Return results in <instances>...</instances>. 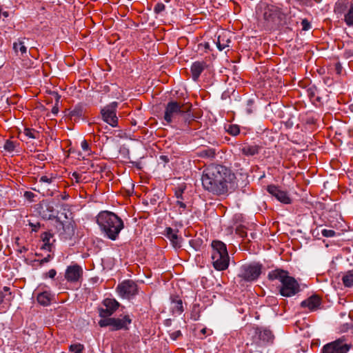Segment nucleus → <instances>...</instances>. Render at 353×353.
<instances>
[{
	"label": "nucleus",
	"mask_w": 353,
	"mask_h": 353,
	"mask_svg": "<svg viewBox=\"0 0 353 353\" xmlns=\"http://www.w3.org/2000/svg\"><path fill=\"white\" fill-rule=\"evenodd\" d=\"M235 179L231 170L225 166L210 164L203 171L201 181L203 188L214 194L221 195L228 192V183Z\"/></svg>",
	"instance_id": "nucleus-1"
},
{
	"label": "nucleus",
	"mask_w": 353,
	"mask_h": 353,
	"mask_svg": "<svg viewBox=\"0 0 353 353\" xmlns=\"http://www.w3.org/2000/svg\"><path fill=\"white\" fill-rule=\"evenodd\" d=\"M191 103H182L176 101H170L165 106L163 120L167 125L174 123L181 129H198L200 123L194 121L191 112Z\"/></svg>",
	"instance_id": "nucleus-2"
},
{
	"label": "nucleus",
	"mask_w": 353,
	"mask_h": 353,
	"mask_svg": "<svg viewBox=\"0 0 353 353\" xmlns=\"http://www.w3.org/2000/svg\"><path fill=\"white\" fill-rule=\"evenodd\" d=\"M97 223L103 234L110 240L115 241L123 228V220L115 213L102 211L97 216Z\"/></svg>",
	"instance_id": "nucleus-3"
},
{
	"label": "nucleus",
	"mask_w": 353,
	"mask_h": 353,
	"mask_svg": "<svg viewBox=\"0 0 353 353\" xmlns=\"http://www.w3.org/2000/svg\"><path fill=\"white\" fill-rule=\"evenodd\" d=\"M270 280L278 279L281 283L279 292L283 296L290 297L299 291V285L294 278L290 276L288 272L282 270H275L268 274Z\"/></svg>",
	"instance_id": "nucleus-4"
},
{
	"label": "nucleus",
	"mask_w": 353,
	"mask_h": 353,
	"mask_svg": "<svg viewBox=\"0 0 353 353\" xmlns=\"http://www.w3.org/2000/svg\"><path fill=\"white\" fill-rule=\"evenodd\" d=\"M213 252L212 259L214 268L219 270H224L229 265L230 257L225 244H211Z\"/></svg>",
	"instance_id": "nucleus-5"
},
{
	"label": "nucleus",
	"mask_w": 353,
	"mask_h": 353,
	"mask_svg": "<svg viewBox=\"0 0 353 353\" xmlns=\"http://www.w3.org/2000/svg\"><path fill=\"white\" fill-rule=\"evenodd\" d=\"M132 322L128 315H125L122 318H108L102 319L99 321L101 327H112V330H119L121 329H128V325Z\"/></svg>",
	"instance_id": "nucleus-6"
},
{
	"label": "nucleus",
	"mask_w": 353,
	"mask_h": 353,
	"mask_svg": "<svg viewBox=\"0 0 353 353\" xmlns=\"http://www.w3.org/2000/svg\"><path fill=\"white\" fill-rule=\"evenodd\" d=\"M117 102H112L101 110L103 120L112 127L118 125V117H117Z\"/></svg>",
	"instance_id": "nucleus-7"
},
{
	"label": "nucleus",
	"mask_w": 353,
	"mask_h": 353,
	"mask_svg": "<svg viewBox=\"0 0 353 353\" xmlns=\"http://www.w3.org/2000/svg\"><path fill=\"white\" fill-rule=\"evenodd\" d=\"M261 266L259 263L243 265L239 276L244 280L252 281L256 279L261 274Z\"/></svg>",
	"instance_id": "nucleus-8"
},
{
	"label": "nucleus",
	"mask_w": 353,
	"mask_h": 353,
	"mask_svg": "<svg viewBox=\"0 0 353 353\" xmlns=\"http://www.w3.org/2000/svg\"><path fill=\"white\" fill-rule=\"evenodd\" d=\"M350 348V345L344 343L343 339H339L325 345L322 349V353H347Z\"/></svg>",
	"instance_id": "nucleus-9"
},
{
	"label": "nucleus",
	"mask_w": 353,
	"mask_h": 353,
	"mask_svg": "<svg viewBox=\"0 0 353 353\" xmlns=\"http://www.w3.org/2000/svg\"><path fill=\"white\" fill-rule=\"evenodd\" d=\"M254 340L258 345L263 346L268 343H272L274 335L267 328L257 327L254 330Z\"/></svg>",
	"instance_id": "nucleus-10"
},
{
	"label": "nucleus",
	"mask_w": 353,
	"mask_h": 353,
	"mask_svg": "<svg viewBox=\"0 0 353 353\" xmlns=\"http://www.w3.org/2000/svg\"><path fill=\"white\" fill-rule=\"evenodd\" d=\"M117 290L121 296L130 299L137 293V285L134 281L128 280L119 284Z\"/></svg>",
	"instance_id": "nucleus-11"
},
{
	"label": "nucleus",
	"mask_w": 353,
	"mask_h": 353,
	"mask_svg": "<svg viewBox=\"0 0 353 353\" xmlns=\"http://www.w3.org/2000/svg\"><path fill=\"white\" fill-rule=\"evenodd\" d=\"M267 191L281 203L284 204H290L292 203V199L288 192L281 190L279 186L269 185L267 186Z\"/></svg>",
	"instance_id": "nucleus-12"
},
{
	"label": "nucleus",
	"mask_w": 353,
	"mask_h": 353,
	"mask_svg": "<svg viewBox=\"0 0 353 353\" xmlns=\"http://www.w3.org/2000/svg\"><path fill=\"white\" fill-rule=\"evenodd\" d=\"M103 303L105 308L99 309V316L103 319L110 318L119 306V302L112 299H105Z\"/></svg>",
	"instance_id": "nucleus-13"
},
{
	"label": "nucleus",
	"mask_w": 353,
	"mask_h": 353,
	"mask_svg": "<svg viewBox=\"0 0 353 353\" xmlns=\"http://www.w3.org/2000/svg\"><path fill=\"white\" fill-rule=\"evenodd\" d=\"M66 221H61L59 217L56 218V228L60 231V234H73L74 232V221L72 219H68L65 216Z\"/></svg>",
	"instance_id": "nucleus-14"
},
{
	"label": "nucleus",
	"mask_w": 353,
	"mask_h": 353,
	"mask_svg": "<svg viewBox=\"0 0 353 353\" xmlns=\"http://www.w3.org/2000/svg\"><path fill=\"white\" fill-rule=\"evenodd\" d=\"M262 148L261 145L245 142L241 145L239 150L244 157H250L259 154Z\"/></svg>",
	"instance_id": "nucleus-15"
},
{
	"label": "nucleus",
	"mask_w": 353,
	"mask_h": 353,
	"mask_svg": "<svg viewBox=\"0 0 353 353\" xmlns=\"http://www.w3.org/2000/svg\"><path fill=\"white\" fill-rule=\"evenodd\" d=\"M83 273L81 268L75 264L67 268L65 273V279L71 283L77 282L79 280Z\"/></svg>",
	"instance_id": "nucleus-16"
},
{
	"label": "nucleus",
	"mask_w": 353,
	"mask_h": 353,
	"mask_svg": "<svg viewBox=\"0 0 353 353\" xmlns=\"http://www.w3.org/2000/svg\"><path fill=\"white\" fill-rule=\"evenodd\" d=\"M206 62L202 61H194L190 68V72L192 74V78L194 81H197L199 79L200 75L207 68Z\"/></svg>",
	"instance_id": "nucleus-17"
},
{
	"label": "nucleus",
	"mask_w": 353,
	"mask_h": 353,
	"mask_svg": "<svg viewBox=\"0 0 353 353\" xmlns=\"http://www.w3.org/2000/svg\"><path fill=\"white\" fill-rule=\"evenodd\" d=\"M321 304V299L316 295H312L306 300L301 302L303 307H307L310 311L316 310Z\"/></svg>",
	"instance_id": "nucleus-18"
},
{
	"label": "nucleus",
	"mask_w": 353,
	"mask_h": 353,
	"mask_svg": "<svg viewBox=\"0 0 353 353\" xmlns=\"http://www.w3.org/2000/svg\"><path fill=\"white\" fill-rule=\"evenodd\" d=\"M13 297L14 295L10 292V288L7 286L3 287V289L0 290V305L2 304L4 306L8 305Z\"/></svg>",
	"instance_id": "nucleus-19"
},
{
	"label": "nucleus",
	"mask_w": 353,
	"mask_h": 353,
	"mask_svg": "<svg viewBox=\"0 0 353 353\" xmlns=\"http://www.w3.org/2000/svg\"><path fill=\"white\" fill-rule=\"evenodd\" d=\"M350 3L346 0H340L336 3L334 12L337 14H344L349 10Z\"/></svg>",
	"instance_id": "nucleus-20"
},
{
	"label": "nucleus",
	"mask_w": 353,
	"mask_h": 353,
	"mask_svg": "<svg viewBox=\"0 0 353 353\" xmlns=\"http://www.w3.org/2000/svg\"><path fill=\"white\" fill-rule=\"evenodd\" d=\"M178 230L167 227L163 232V234L172 243H175L174 241L178 239Z\"/></svg>",
	"instance_id": "nucleus-21"
},
{
	"label": "nucleus",
	"mask_w": 353,
	"mask_h": 353,
	"mask_svg": "<svg viewBox=\"0 0 353 353\" xmlns=\"http://www.w3.org/2000/svg\"><path fill=\"white\" fill-rule=\"evenodd\" d=\"M51 299V294L48 292H41L37 296L38 303L43 306L50 305Z\"/></svg>",
	"instance_id": "nucleus-22"
},
{
	"label": "nucleus",
	"mask_w": 353,
	"mask_h": 353,
	"mask_svg": "<svg viewBox=\"0 0 353 353\" xmlns=\"http://www.w3.org/2000/svg\"><path fill=\"white\" fill-rule=\"evenodd\" d=\"M23 39H19L17 41L14 42L13 43V49L16 53H18L19 52L21 53V56H23L27 53V48L25 46Z\"/></svg>",
	"instance_id": "nucleus-23"
},
{
	"label": "nucleus",
	"mask_w": 353,
	"mask_h": 353,
	"mask_svg": "<svg viewBox=\"0 0 353 353\" xmlns=\"http://www.w3.org/2000/svg\"><path fill=\"white\" fill-rule=\"evenodd\" d=\"M198 157L201 158L213 159L216 155V150L214 148H205L197 152Z\"/></svg>",
	"instance_id": "nucleus-24"
},
{
	"label": "nucleus",
	"mask_w": 353,
	"mask_h": 353,
	"mask_svg": "<svg viewBox=\"0 0 353 353\" xmlns=\"http://www.w3.org/2000/svg\"><path fill=\"white\" fill-rule=\"evenodd\" d=\"M316 92L317 89L314 85L311 86L306 90L307 97L313 103H315L316 101L319 102L321 100V98L316 96Z\"/></svg>",
	"instance_id": "nucleus-25"
},
{
	"label": "nucleus",
	"mask_w": 353,
	"mask_h": 353,
	"mask_svg": "<svg viewBox=\"0 0 353 353\" xmlns=\"http://www.w3.org/2000/svg\"><path fill=\"white\" fill-rule=\"evenodd\" d=\"M343 283L345 287L350 288L353 286V270H349L343 275L342 278Z\"/></svg>",
	"instance_id": "nucleus-26"
},
{
	"label": "nucleus",
	"mask_w": 353,
	"mask_h": 353,
	"mask_svg": "<svg viewBox=\"0 0 353 353\" xmlns=\"http://www.w3.org/2000/svg\"><path fill=\"white\" fill-rule=\"evenodd\" d=\"M344 21L349 27H353V4L350 3L349 10L344 15Z\"/></svg>",
	"instance_id": "nucleus-27"
},
{
	"label": "nucleus",
	"mask_w": 353,
	"mask_h": 353,
	"mask_svg": "<svg viewBox=\"0 0 353 353\" xmlns=\"http://www.w3.org/2000/svg\"><path fill=\"white\" fill-rule=\"evenodd\" d=\"M24 134L30 139H37L39 138V132L33 128H25Z\"/></svg>",
	"instance_id": "nucleus-28"
},
{
	"label": "nucleus",
	"mask_w": 353,
	"mask_h": 353,
	"mask_svg": "<svg viewBox=\"0 0 353 353\" xmlns=\"http://www.w3.org/2000/svg\"><path fill=\"white\" fill-rule=\"evenodd\" d=\"M172 304V310L174 312L181 314L183 311L182 301L180 299L177 297L173 299Z\"/></svg>",
	"instance_id": "nucleus-29"
},
{
	"label": "nucleus",
	"mask_w": 353,
	"mask_h": 353,
	"mask_svg": "<svg viewBox=\"0 0 353 353\" xmlns=\"http://www.w3.org/2000/svg\"><path fill=\"white\" fill-rule=\"evenodd\" d=\"M230 42V39L224 40L223 37L219 35L218 37L216 46L219 50H224L226 47L229 46V43Z\"/></svg>",
	"instance_id": "nucleus-30"
},
{
	"label": "nucleus",
	"mask_w": 353,
	"mask_h": 353,
	"mask_svg": "<svg viewBox=\"0 0 353 353\" xmlns=\"http://www.w3.org/2000/svg\"><path fill=\"white\" fill-rule=\"evenodd\" d=\"M16 146H17L16 142L12 141L10 139H8L5 142L3 148L6 151H7L8 152H12L15 150Z\"/></svg>",
	"instance_id": "nucleus-31"
},
{
	"label": "nucleus",
	"mask_w": 353,
	"mask_h": 353,
	"mask_svg": "<svg viewBox=\"0 0 353 353\" xmlns=\"http://www.w3.org/2000/svg\"><path fill=\"white\" fill-rule=\"evenodd\" d=\"M227 132L232 136H237L240 133V128L238 125L231 124L229 125Z\"/></svg>",
	"instance_id": "nucleus-32"
},
{
	"label": "nucleus",
	"mask_w": 353,
	"mask_h": 353,
	"mask_svg": "<svg viewBox=\"0 0 353 353\" xmlns=\"http://www.w3.org/2000/svg\"><path fill=\"white\" fill-rule=\"evenodd\" d=\"M185 250L190 252V251L197 252L201 251L203 249L202 244H185Z\"/></svg>",
	"instance_id": "nucleus-33"
},
{
	"label": "nucleus",
	"mask_w": 353,
	"mask_h": 353,
	"mask_svg": "<svg viewBox=\"0 0 353 353\" xmlns=\"http://www.w3.org/2000/svg\"><path fill=\"white\" fill-rule=\"evenodd\" d=\"M28 225L30 227L31 232H37L41 228H44V225H41L39 222H31L28 221Z\"/></svg>",
	"instance_id": "nucleus-34"
},
{
	"label": "nucleus",
	"mask_w": 353,
	"mask_h": 353,
	"mask_svg": "<svg viewBox=\"0 0 353 353\" xmlns=\"http://www.w3.org/2000/svg\"><path fill=\"white\" fill-rule=\"evenodd\" d=\"M53 237V234L50 231H44L41 234L40 239L43 243H49L51 238Z\"/></svg>",
	"instance_id": "nucleus-35"
},
{
	"label": "nucleus",
	"mask_w": 353,
	"mask_h": 353,
	"mask_svg": "<svg viewBox=\"0 0 353 353\" xmlns=\"http://www.w3.org/2000/svg\"><path fill=\"white\" fill-rule=\"evenodd\" d=\"M185 189V186H180L175 189L174 195L177 200H183V194Z\"/></svg>",
	"instance_id": "nucleus-36"
},
{
	"label": "nucleus",
	"mask_w": 353,
	"mask_h": 353,
	"mask_svg": "<svg viewBox=\"0 0 353 353\" xmlns=\"http://www.w3.org/2000/svg\"><path fill=\"white\" fill-rule=\"evenodd\" d=\"M235 233L241 238H244L247 236V232L245 228L243 225H239L236 228Z\"/></svg>",
	"instance_id": "nucleus-37"
},
{
	"label": "nucleus",
	"mask_w": 353,
	"mask_h": 353,
	"mask_svg": "<svg viewBox=\"0 0 353 353\" xmlns=\"http://www.w3.org/2000/svg\"><path fill=\"white\" fill-rule=\"evenodd\" d=\"M70 116L71 117H80L82 116V109L81 107H75L70 112Z\"/></svg>",
	"instance_id": "nucleus-38"
},
{
	"label": "nucleus",
	"mask_w": 353,
	"mask_h": 353,
	"mask_svg": "<svg viewBox=\"0 0 353 353\" xmlns=\"http://www.w3.org/2000/svg\"><path fill=\"white\" fill-rule=\"evenodd\" d=\"M83 347L81 344L72 345L70 347V350L72 353H81Z\"/></svg>",
	"instance_id": "nucleus-39"
},
{
	"label": "nucleus",
	"mask_w": 353,
	"mask_h": 353,
	"mask_svg": "<svg viewBox=\"0 0 353 353\" xmlns=\"http://www.w3.org/2000/svg\"><path fill=\"white\" fill-rule=\"evenodd\" d=\"M165 9V5L161 3V2H159V3H157L154 8V11L156 14H159L161 13V12L164 11Z\"/></svg>",
	"instance_id": "nucleus-40"
},
{
	"label": "nucleus",
	"mask_w": 353,
	"mask_h": 353,
	"mask_svg": "<svg viewBox=\"0 0 353 353\" xmlns=\"http://www.w3.org/2000/svg\"><path fill=\"white\" fill-rule=\"evenodd\" d=\"M81 148L82 150L87 152L88 154H90L91 153V149H90V144L88 143V141L87 140H83L82 142H81Z\"/></svg>",
	"instance_id": "nucleus-41"
},
{
	"label": "nucleus",
	"mask_w": 353,
	"mask_h": 353,
	"mask_svg": "<svg viewBox=\"0 0 353 353\" xmlns=\"http://www.w3.org/2000/svg\"><path fill=\"white\" fill-rule=\"evenodd\" d=\"M179 207V211L180 214H182V212L186 209V204L183 202V200H177L175 203V207Z\"/></svg>",
	"instance_id": "nucleus-42"
},
{
	"label": "nucleus",
	"mask_w": 353,
	"mask_h": 353,
	"mask_svg": "<svg viewBox=\"0 0 353 353\" xmlns=\"http://www.w3.org/2000/svg\"><path fill=\"white\" fill-rule=\"evenodd\" d=\"M321 234L323 236H325V237H332V236H334L336 233L333 230L323 229L321 231Z\"/></svg>",
	"instance_id": "nucleus-43"
},
{
	"label": "nucleus",
	"mask_w": 353,
	"mask_h": 353,
	"mask_svg": "<svg viewBox=\"0 0 353 353\" xmlns=\"http://www.w3.org/2000/svg\"><path fill=\"white\" fill-rule=\"evenodd\" d=\"M55 176H54L52 174H51L50 176H42L39 181L42 183H51L54 179H55Z\"/></svg>",
	"instance_id": "nucleus-44"
},
{
	"label": "nucleus",
	"mask_w": 353,
	"mask_h": 353,
	"mask_svg": "<svg viewBox=\"0 0 353 353\" xmlns=\"http://www.w3.org/2000/svg\"><path fill=\"white\" fill-rule=\"evenodd\" d=\"M301 26H302V30L304 31H307L309 29H310V28H311L310 21L306 19H304L302 20Z\"/></svg>",
	"instance_id": "nucleus-45"
},
{
	"label": "nucleus",
	"mask_w": 353,
	"mask_h": 353,
	"mask_svg": "<svg viewBox=\"0 0 353 353\" xmlns=\"http://www.w3.org/2000/svg\"><path fill=\"white\" fill-rule=\"evenodd\" d=\"M34 196L35 194L32 192L26 191L24 192V197L30 201H33V199L34 198Z\"/></svg>",
	"instance_id": "nucleus-46"
},
{
	"label": "nucleus",
	"mask_w": 353,
	"mask_h": 353,
	"mask_svg": "<svg viewBox=\"0 0 353 353\" xmlns=\"http://www.w3.org/2000/svg\"><path fill=\"white\" fill-rule=\"evenodd\" d=\"M72 179H75V181L76 183H81V174L77 172H74L72 174Z\"/></svg>",
	"instance_id": "nucleus-47"
},
{
	"label": "nucleus",
	"mask_w": 353,
	"mask_h": 353,
	"mask_svg": "<svg viewBox=\"0 0 353 353\" xmlns=\"http://www.w3.org/2000/svg\"><path fill=\"white\" fill-rule=\"evenodd\" d=\"M181 336V332L180 330L174 331L170 334V337L173 340H176Z\"/></svg>",
	"instance_id": "nucleus-48"
},
{
	"label": "nucleus",
	"mask_w": 353,
	"mask_h": 353,
	"mask_svg": "<svg viewBox=\"0 0 353 353\" xmlns=\"http://www.w3.org/2000/svg\"><path fill=\"white\" fill-rule=\"evenodd\" d=\"M334 68L338 74H341L343 67L340 62H337L334 64Z\"/></svg>",
	"instance_id": "nucleus-49"
},
{
	"label": "nucleus",
	"mask_w": 353,
	"mask_h": 353,
	"mask_svg": "<svg viewBox=\"0 0 353 353\" xmlns=\"http://www.w3.org/2000/svg\"><path fill=\"white\" fill-rule=\"evenodd\" d=\"M353 56V50H346L344 52V57L347 59Z\"/></svg>",
	"instance_id": "nucleus-50"
},
{
	"label": "nucleus",
	"mask_w": 353,
	"mask_h": 353,
	"mask_svg": "<svg viewBox=\"0 0 353 353\" xmlns=\"http://www.w3.org/2000/svg\"><path fill=\"white\" fill-rule=\"evenodd\" d=\"M56 274H57V272H56V270H54V269L50 270L47 273L48 276L50 278H52V279H53V278L55 276Z\"/></svg>",
	"instance_id": "nucleus-51"
},
{
	"label": "nucleus",
	"mask_w": 353,
	"mask_h": 353,
	"mask_svg": "<svg viewBox=\"0 0 353 353\" xmlns=\"http://www.w3.org/2000/svg\"><path fill=\"white\" fill-rule=\"evenodd\" d=\"M52 112L54 114H57L59 112V108L57 105H54L52 109Z\"/></svg>",
	"instance_id": "nucleus-52"
},
{
	"label": "nucleus",
	"mask_w": 353,
	"mask_h": 353,
	"mask_svg": "<svg viewBox=\"0 0 353 353\" xmlns=\"http://www.w3.org/2000/svg\"><path fill=\"white\" fill-rule=\"evenodd\" d=\"M172 247L175 250H177L178 249L181 248L182 246H181V244H176V243H174V244H172Z\"/></svg>",
	"instance_id": "nucleus-53"
},
{
	"label": "nucleus",
	"mask_w": 353,
	"mask_h": 353,
	"mask_svg": "<svg viewBox=\"0 0 353 353\" xmlns=\"http://www.w3.org/2000/svg\"><path fill=\"white\" fill-rule=\"evenodd\" d=\"M50 260V255H48L47 257H45L44 259H43L41 260V263H47V262H48Z\"/></svg>",
	"instance_id": "nucleus-54"
},
{
	"label": "nucleus",
	"mask_w": 353,
	"mask_h": 353,
	"mask_svg": "<svg viewBox=\"0 0 353 353\" xmlns=\"http://www.w3.org/2000/svg\"><path fill=\"white\" fill-rule=\"evenodd\" d=\"M52 244H50V243H48V244H43V248L44 249H50V246L52 245Z\"/></svg>",
	"instance_id": "nucleus-55"
},
{
	"label": "nucleus",
	"mask_w": 353,
	"mask_h": 353,
	"mask_svg": "<svg viewBox=\"0 0 353 353\" xmlns=\"http://www.w3.org/2000/svg\"><path fill=\"white\" fill-rule=\"evenodd\" d=\"M2 14L5 17H8V12H2Z\"/></svg>",
	"instance_id": "nucleus-56"
},
{
	"label": "nucleus",
	"mask_w": 353,
	"mask_h": 353,
	"mask_svg": "<svg viewBox=\"0 0 353 353\" xmlns=\"http://www.w3.org/2000/svg\"><path fill=\"white\" fill-rule=\"evenodd\" d=\"M212 243H223V242L221 241L214 240V241H212Z\"/></svg>",
	"instance_id": "nucleus-57"
},
{
	"label": "nucleus",
	"mask_w": 353,
	"mask_h": 353,
	"mask_svg": "<svg viewBox=\"0 0 353 353\" xmlns=\"http://www.w3.org/2000/svg\"><path fill=\"white\" fill-rule=\"evenodd\" d=\"M26 250V249L25 248V247H23V248H21V249L20 248V249L19 250V251H20V252H22V250Z\"/></svg>",
	"instance_id": "nucleus-58"
},
{
	"label": "nucleus",
	"mask_w": 353,
	"mask_h": 353,
	"mask_svg": "<svg viewBox=\"0 0 353 353\" xmlns=\"http://www.w3.org/2000/svg\"><path fill=\"white\" fill-rule=\"evenodd\" d=\"M26 250V249L25 248V247H23V248H21V249L20 248V249L19 250V251H20V252H22V250Z\"/></svg>",
	"instance_id": "nucleus-59"
},
{
	"label": "nucleus",
	"mask_w": 353,
	"mask_h": 353,
	"mask_svg": "<svg viewBox=\"0 0 353 353\" xmlns=\"http://www.w3.org/2000/svg\"><path fill=\"white\" fill-rule=\"evenodd\" d=\"M26 250V249L25 248V247H23V248H21V249L20 248V249L19 250V251H20V252H22V250Z\"/></svg>",
	"instance_id": "nucleus-60"
},
{
	"label": "nucleus",
	"mask_w": 353,
	"mask_h": 353,
	"mask_svg": "<svg viewBox=\"0 0 353 353\" xmlns=\"http://www.w3.org/2000/svg\"><path fill=\"white\" fill-rule=\"evenodd\" d=\"M350 110H351L352 111H353V104L350 105Z\"/></svg>",
	"instance_id": "nucleus-61"
},
{
	"label": "nucleus",
	"mask_w": 353,
	"mask_h": 353,
	"mask_svg": "<svg viewBox=\"0 0 353 353\" xmlns=\"http://www.w3.org/2000/svg\"><path fill=\"white\" fill-rule=\"evenodd\" d=\"M68 197V195H65V196H63V199H66Z\"/></svg>",
	"instance_id": "nucleus-62"
},
{
	"label": "nucleus",
	"mask_w": 353,
	"mask_h": 353,
	"mask_svg": "<svg viewBox=\"0 0 353 353\" xmlns=\"http://www.w3.org/2000/svg\"><path fill=\"white\" fill-rule=\"evenodd\" d=\"M161 158H162V159H163V160H165L166 157H165V156H162V157H161Z\"/></svg>",
	"instance_id": "nucleus-63"
},
{
	"label": "nucleus",
	"mask_w": 353,
	"mask_h": 353,
	"mask_svg": "<svg viewBox=\"0 0 353 353\" xmlns=\"http://www.w3.org/2000/svg\"><path fill=\"white\" fill-rule=\"evenodd\" d=\"M205 332V329H203V330H202V332H203V333H204Z\"/></svg>",
	"instance_id": "nucleus-64"
}]
</instances>
